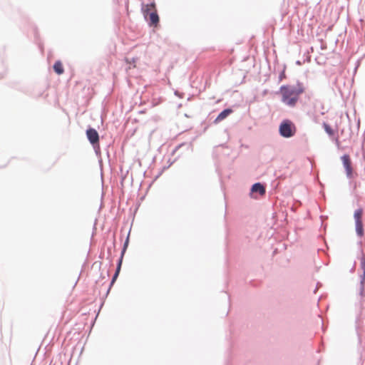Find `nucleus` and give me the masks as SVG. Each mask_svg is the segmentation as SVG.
I'll return each mask as SVG.
<instances>
[{"label": "nucleus", "instance_id": "nucleus-1", "mask_svg": "<svg viewBox=\"0 0 365 365\" xmlns=\"http://www.w3.org/2000/svg\"><path fill=\"white\" fill-rule=\"evenodd\" d=\"M279 94L282 101L289 107H294L300 95L304 92V87L302 83H297L296 86L290 85L282 86L279 88Z\"/></svg>", "mask_w": 365, "mask_h": 365}, {"label": "nucleus", "instance_id": "nucleus-2", "mask_svg": "<svg viewBox=\"0 0 365 365\" xmlns=\"http://www.w3.org/2000/svg\"><path fill=\"white\" fill-rule=\"evenodd\" d=\"M295 125L289 120H284L279 128L280 135L284 138H291L296 133Z\"/></svg>", "mask_w": 365, "mask_h": 365}, {"label": "nucleus", "instance_id": "nucleus-3", "mask_svg": "<svg viewBox=\"0 0 365 365\" xmlns=\"http://www.w3.org/2000/svg\"><path fill=\"white\" fill-rule=\"evenodd\" d=\"M363 213L364 211L362 208H359L356 210L354 212L356 232L357 235L359 236L360 237L364 236V228L362 222Z\"/></svg>", "mask_w": 365, "mask_h": 365}, {"label": "nucleus", "instance_id": "nucleus-4", "mask_svg": "<svg viewBox=\"0 0 365 365\" xmlns=\"http://www.w3.org/2000/svg\"><path fill=\"white\" fill-rule=\"evenodd\" d=\"M341 160L345 168L346 177L349 179L353 178L356 173L352 168V163L350 156L346 154L344 155L341 156Z\"/></svg>", "mask_w": 365, "mask_h": 365}, {"label": "nucleus", "instance_id": "nucleus-5", "mask_svg": "<svg viewBox=\"0 0 365 365\" xmlns=\"http://www.w3.org/2000/svg\"><path fill=\"white\" fill-rule=\"evenodd\" d=\"M145 18L148 21L150 26L156 27L159 23V16L157 14L156 8L155 7L153 9H150L147 14V17L145 16Z\"/></svg>", "mask_w": 365, "mask_h": 365}, {"label": "nucleus", "instance_id": "nucleus-6", "mask_svg": "<svg viewBox=\"0 0 365 365\" xmlns=\"http://www.w3.org/2000/svg\"><path fill=\"white\" fill-rule=\"evenodd\" d=\"M86 135H87L88 140L90 141V143L92 145L98 144L99 135H98V132L94 128H88L86 130Z\"/></svg>", "mask_w": 365, "mask_h": 365}, {"label": "nucleus", "instance_id": "nucleus-7", "mask_svg": "<svg viewBox=\"0 0 365 365\" xmlns=\"http://www.w3.org/2000/svg\"><path fill=\"white\" fill-rule=\"evenodd\" d=\"M148 4H145L143 3L142 4V11L144 16L147 17V14L150 9H153L155 6V3L154 0H148Z\"/></svg>", "mask_w": 365, "mask_h": 365}, {"label": "nucleus", "instance_id": "nucleus-8", "mask_svg": "<svg viewBox=\"0 0 365 365\" xmlns=\"http://www.w3.org/2000/svg\"><path fill=\"white\" fill-rule=\"evenodd\" d=\"M232 113V110L230 108H227L222 111L218 116L215 120V123H218L219 122L225 119L230 114Z\"/></svg>", "mask_w": 365, "mask_h": 365}, {"label": "nucleus", "instance_id": "nucleus-9", "mask_svg": "<svg viewBox=\"0 0 365 365\" xmlns=\"http://www.w3.org/2000/svg\"><path fill=\"white\" fill-rule=\"evenodd\" d=\"M251 190L252 192H259L261 195H263L265 193L264 187L259 182L254 184Z\"/></svg>", "mask_w": 365, "mask_h": 365}, {"label": "nucleus", "instance_id": "nucleus-10", "mask_svg": "<svg viewBox=\"0 0 365 365\" xmlns=\"http://www.w3.org/2000/svg\"><path fill=\"white\" fill-rule=\"evenodd\" d=\"M54 71L58 74L61 75L64 72L63 66L62 63L60 61H56L53 65Z\"/></svg>", "mask_w": 365, "mask_h": 365}, {"label": "nucleus", "instance_id": "nucleus-11", "mask_svg": "<svg viewBox=\"0 0 365 365\" xmlns=\"http://www.w3.org/2000/svg\"><path fill=\"white\" fill-rule=\"evenodd\" d=\"M323 127H324L325 131L327 132V133L329 135H330V136L334 135V132L333 129L331 128V126L329 125H328L327 123H324L323 124Z\"/></svg>", "mask_w": 365, "mask_h": 365}, {"label": "nucleus", "instance_id": "nucleus-12", "mask_svg": "<svg viewBox=\"0 0 365 365\" xmlns=\"http://www.w3.org/2000/svg\"><path fill=\"white\" fill-rule=\"evenodd\" d=\"M360 262H361V267L363 269V274L365 275V255H362V256L360 258Z\"/></svg>", "mask_w": 365, "mask_h": 365}, {"label": "nucleus", "instance_id": "nucleus-13", "mask_svg": "<svg viewBox=\"0 0 365 365\" xmlns=\"http://www.w3.org/2000/svg\"><path fill=\"white\" fill-rule=\"evenodd\" d=\"M120 263L119 264L118 267V269H117V270H116V272H115V275H114V277H113V281L115 279V278L117 277V276H118V272H119V271H120Z\"/></svg>", "mask_w": 365, "mask_h": 365}, {"label": "nucleus", "instance_id": "nucleus-14", "mask_svg": "<svg viewBox=\"0 0 365 365\" xmlns=\"http://www.w3.org/2000/svg\"><path fill=\"white\" fill-rule=\"evenodd\" d=\"M284 78H285V74H284V72H282V73L280 75V81L282 80Z\"/></svg>", "mask_w": 365, "mask_h": 365}]
</instances>
